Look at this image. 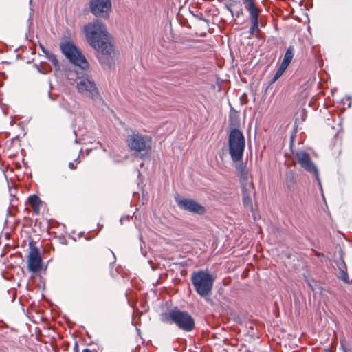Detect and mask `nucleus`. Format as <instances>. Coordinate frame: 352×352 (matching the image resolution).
<instances>
[{
	"instance_id": "f257e3e1",
	"label": "nucleus",
	"mask_w": 352,
	"mask_h": 352,
	"mask_svg": "<svg viewBox=\"0 0 352 352\" xmlns=\"http://www.w3.org/2000/svg\"><path fill=\"white\" fill-rule=\"evenodd\" d=\"M88 44L101 55H111L114 50L112 37L104 23L99 20L88 23L82 28Z\"/></svg>"
},
{
	"instance_id": "f03ea898",
	"label": "nucleus",
	"mask_w": 352,
	"mask_h": 352,
	"mask_svg": "<svg viewBox=\"0 0 352 352\" xmlns=\"http://www.w3.org/2000/svg\"><path fill=\"white\" fill-rule=\"evenodd\" d=\"M126 144L129 151L139 154L141 158H144L151 153L153 138L150 135L134 131L127 136Z\"/></svg>"
},
{
	"instance_id": "7ed1b4c3",
	"label": "nucleus",
	"mask_w": 352,
	"mask_h": 352,
	"mask_svg": "<svg viewBox=\"0 0 352 352\" xmlns=\"http://www.w3.org/2000/svg\"><path fill=\"white\" fill-rule=\"evenodd\" d=\"M161 320L164 323H174L185 331H190L195 327L192 317L186 311L175 308L161 315Z\"/></svg>"
},
{
	"instance_id": "20e7f679",
	"label": "nucleus",
	"mask_w": 352,
	"mask_h": 352,
	"mask_svg": "<svg viewBox=\"0 0 352 352\" xmlns=\"http://www.w3.org/2000/svg\"><path fill=\"white\" fill-rule=\"evenodd\" d=\"M245 138L242 132L234 129L231 130L228 136L229 154L234 162L241 161L245 149Z\"/></svg>"
},
{
	"instance_id": "39448f33",
	"label": "nucleus",
	"mask_w": 352,
	"mask_h": 352,
	"mask_svg": "<svg viewBox=\"0 0 352 352\" xmlns=\"http://www.w3.org/2000/svg\"><path fill=\"white\" fill-rule=\"evenodd\" d=\"M214 280L212 276L204 270L193 272L191 277L196 292L201 296H206L210 293Z\"/></svg>"
},
{
	"instance_id": "423d86ee",
	"label": "nucleus",
	"mask_w": 352,
	"mask_h": 352,
	"mask_svg": "<svg viewBox=\"0 0 352 352\" xmlns=\"http://www.w3.org/2000/svg\"><path fill=\"white\" fill-rule=\"evenodd\" d=\"M60 47L63 54L70 62L82 69L88 68L89 63L87 60L74 43L65 41L62 43Z\"/></svg>"
},
{
	"instance_id": "0eeeda50",
	"label": "nucleus",
	"mask_w": 352,
	"mask_h": 352,
	"mask_svg": "<svg viewBox=\"0 0 352 352\" xmlns=\"http://www.w3.org/2000/svg\"><path fill=\"white\" fill-rule=\"evenodd\" d=\"M243 203L245 207L252 208V196L255 194L254 186L252 177L245 172L241 176Z\"/></svg>"
},
{
	"instance_id": "6e6552de",
	"label": "nucleus",
	"mask_w": 352,
	"mask_h": 352,
	"mask_svg": "<svg viewBox=\"0 0 352 352\" xmlns=\"http://www.w3.org/2000/svg\"><path fill=\"white\" fill-rule=\"evenodd\" d=\"M89 10L95 16L107 19L112 11L111 0H89Z\"/></svg>"
},
{
	"instance_id": "1a4fd4ad",
	"label": "nucleus",
	"mask_w": 352,
	"mask_h": 352,
	"mask_svg": "<svg viewBox=\"0 0 352 352\" xmlns=\"http://www.w3.org/2000/svg\"><path fill=\"white\" fill-rule=\"evenodd\" d=\"M76 89L79 94L91 99H96L99 96L95 82L89 78H83L78 82Z\"/></svg>"
},
{
	"instance_id": "9d476101",
	"label": "nucleus",
	"mask_w": 352,
	"mask_h": 352,
	"mask_svg": "<svg viewBox=\"0 0 352 352\" xmlns=\"http://www.w3.org/2000/svg\"><path fill=\"white\" fill-rule=\"evenodd\" d=\"M176 201L180 208L190 212L203 214L206 212L204 206L192 199H177Z\"/></svg>"
},
{
	"instance_id": "9b49d317",
	"label": "nucleus",
	"mask_w": 352,
	"mask_h": 352,
	"mask_svg": "<svg viewBox=\"0 0 352 352\" xmlns=\"http://www.w3.org/2000/svg\"><path fill=\"white\" fill-rule=\"evenodd\" d=\"M294 55V48L293 46H289L284 55L283 61L276 71L274 78L273 81L277 80L285 72L289 64L291 63Z\"/></svg>"
},
{
	"instance_id": "f8f14e48",
	"label": "nucleus",
	"mask_w": 352,
	"mask_h": 352,
	"mask_svg": "<svg viewBox=\"0 0 352 352\" xmlns=\"http://www.w3.org/2000/svg\"><path fill=\"white\" fill-rule=\"evenodd\" d=\"M297 162L301 167L309 173L318 174V170L314 163L311 162L309 155L305 152H298L295 155Z\"/></svg>"
},
{
	"instance_id": "ddd939ff",
	"label": "nucleus",
	"mask_w": 352,
	"mask_h": 352,
	"mask_svg": "<svg viewBox=\"0 0 352 352\" xmlns=\"http://www.w3.org/2000/svg\"><path fill=\"white\" fill-rule=\"evenodd\" d=\"M28 268L30 272H38L41 267L42 259L38 250L36 248L31 249L28 259Z\"/></svg>"
},
{
	"instance_id": "4468645a",
	"label": "nucleus",
	"mask_w": 352,
	"mask_h": 352,
	"mask_svg": "<svg viewBox=\"0 0 352 352\" xmlns=\"http://www.w3.org/2000/svg\"><path fill=\"white\" fill-rule=\"evenodd\" d=\"M245 8L249 11L251 21L258 20L259 10L257 8L253 0H245L243 1Z\"/></svg>"
},
{
	"instance_id": "2eb2a0df",
	"label": "nucleus",
	"mask_w": 352,
	"mask_h": 352,
	"mask_svg": "<svg viewBox=\"0 0 352 352\" xmlns=\"http://www.w3.org/2000/svg\"><path fill=\"white\" fill-rule=\"evenodd\" d=\"M29 203L32 208L34 212L38 214L40 212V208L42 204L39 197L36 195H31L28 199Z\"/></svg>"
},
{
	"instance_id": "dca6fc26",
	"label": "nucleus",
	"mask_w": 352,
	"mask_h": 352,
	"mask_svg": "<svg viewBox=\"0 0 352 352\" xmlns=\"http://www.w3.org/2000/svg\"><path fill=\"white\" fill-rule=\"evenodd\" d=\"M43 52L45 54L47 58L52 63L54 67H58L59 63L56 58V56L51 52H50L48 50L45 49V47L42 45H40Z\"/></svg>"
},
{
	"instance_id": "f3484780",
	"label": "nucleus",
	"mask_w": 352,
	"mask_h": 352,
	"mask_svg": "<svg viewBox=\"0 0 352 352\" xmlns=\"http://www.w3.org/2000/svg\"><path fill=\"white\" fill-rule=\"evenodd\" d=\"M252 21V26L250 29V32L252 35H256L258 32V20H254Z\"/></svg>"
},
{
	"instance_id": "a211bd4d",
	"label": "nucleus",
	"mask_w": 352,
	"mask_h": 352,
	"mask_svg": "<svg viewBox=\"0 0 352 352\" xmlns=\"http://www.w3.org/2000/svg\"><path fill=\"white\" fill-rule=\"evenodd\" d=\"M338 278L342 280L345 283H349V277L347 274V270L339 271Z\"/></svg>"
},
{
	"instance_id": "6ab92c4d",
	"label": "nucleus",
	"mask_w": 352,
	"mask_h": 352,
	"mask_svg": "<svg viewBox=\"0 0 352 352\" xmlns=\"http://www.w3.org/2000/svg\"><path fill=\"white\" fill-rule=\"evenodd\" d=\"M337 267L339 271L347 270L346 265L342 258H340L339 261H337Z\"/></svg>"
},
{
	"instance_id": "aec40b11",
	"label": "nucleus",
	"mask_w": 352,
	"mask_h": 352,
	"mask_svg": "<svg viewBox=\"0 0 352 352\" xmlns=\"http://www.w3.org/2000/svg\"><path fill=\"white\" fill-rule=\"evenodd\" d=\"M79 161L78 160H76L74 162H70L69 164V168L72 170H75L77 167V165L79 164Z\"/></svg>"
},
{
	"instance_id": "412c9836",
	"label": "nucleus",
	"mask_w": 352,
	"mask_h": 352,
	"mask_svg": "<svg viewBox=\"0 0 352 352\" xmlns=\"http://www.w3.org/2000/svg\"><path fill=\"white\" fill-rule=\"evenodd\" d=\"M82 352H92V351L89 349H85L82 350Z\"/></svg>"
},
{
	"instance_id": "4be33fe9",
	"label": "nucleus",
	"mask_w": 352,
	"mask_h": 352,
	"mask_svg": "<svg viewBox=\"0 0 352 352\" xmlns=\"http://www.w3.org/2000/svg\"><path fill=\"white\" fill-rule=\"evenodd\" d=\"M242 1H243H243H245V0H242Z\"/></svg>"
}]
</instances>
